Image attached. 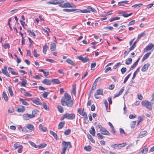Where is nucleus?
<instances>
[{"mask_svg":"<svg viewBox=\"0 0 154 154\" xmlns=\"http://www.w3.org/2000/svg\"><path fill=\"white\" fill-rule=\"evenodd\" d=\"M65 122H60L58 125V129H60L62 128L65 125Z\"/></svg>","mask_w":154,"mask_h":154,"instance_id":"nucleus-20","label":"nucleus"},{"mask_svg":"<svg viewBox=\"0 0 154 154\" xmlns=\"http://www.w3.org/2000/svg\"><path fill=\"white\" fill-rule=\"evenodd\" d=\"M136 47V46L135 45H131V47L129 48V51L127 53V54H128L131 51L133 50Z\"/></svg>","mask_w":154,"mask_h":154,"instance_id":"nucleus-54","label":"nucleus"},{"mask_svg":"<svg viewBox=\"0 0 154 154\" xmlns=\"http://www.w3.org/2000/svg\"><path fill=\"white\" fill-rule=\"evenodd\" d=\"M66 61L69 64H71L73 66L75 65V63L73 62V61H72L71 59H68L66 60Z\"/></svg>","mask_w":154,"mask_h":154,"instance_id":"nucleus-25","label":"nucleus"},{"mask_svg":"<svg viewBox=\"0 0 154 154\" xmlns=\"http://www.w3.org/2000/svg\"><path fill=\"white\" fill-rule=\"evenodd\" d=\"M137 65L135 63H134L131 67L130 69L131 70H132L134 69L136 66Z\"/></svg>","mask_w":154,"mask_h":154,"instance_id":"nucleus-61","label":"nucleus"},{"mask_svg":"<svg viewBox=\"0 0 154 154\" xmlns=\"http://www.w3.org/2000/svg\"><path fill=\"white\" fill-rule=\"evenodd\" d=\"M26 128L29 129L30 132L34 131L35 128L34 126L32 125L31 124H28L26 126L23 127L22 130V131L23 132H26Z\"/></svg>","mask_w":154,"mask_h":154,"instance_id":"nucleus-5","label":"nucleus"},{"mask_svg":"<svg viewBox=\"0 0 154 154\" xmlns=\"http://www.w3.org/2000/svg\"><path fill=\"white\" fill-rule=\"evenodd\" d=\"M124 87H123L121 89L119 92L117 94L115 95L114 96V98H116L121 95L122 94V92L124 91Z\"/></svg>","mask_w":154,"mask_h":154,"instance_id":"nucleus-15","label":"nucleus"},{"mask_svg":"<svg viewBox=\"0 0 154 154\" xmlns=\"http://www.w3.org/2000/svg\"><path fill=\"white\" fill-rule=\"evenodd\" d=\"M3 96L5 100L7 102L8 100V97L6 94L5 91H4L3 94Z\"/></svg>","mask_w":154,"mask_h":154,"instance_id":"nucleus-30","label":"nucleus"},{"mask_svg":"<svg viewBox=\"0 0 154 154\" xmlns=\"http://www.w3.org/2000/svg\"><path fill=\"white\" fill-rule=\"evenodd\" d=\"M132 60L131 58H129L126 60L125 62V64L127 65L131 64L132 62Z\"/></svg>","mask_w":154,"mask_h":154,"instance_id":"nucleus-36","label":"nucleus"},{"mask_svg":"<svg viewBox=\"0 0 154 154\" xmlns=\"http://www.w3.org/2000/svg\"><path fill=\"white\" fill-rule=\"evenodd\" d=\"M111 146V147L113 148L114 149H115L116 148H118L119 149H121V146L119 145V144L118 145L114 144L112 145Z\"/></svg>","mask_w":154,"mask_h":154,"instance_id":"nucleus-34","label":"nucleus"},{"mask_svg":"<svg viewBox=\"0 0 154 154\" xmlns=\"http://www.w3.org/2000/svg\"><path fill=\"white\" fill-rule=\"evenodd\" d=\"M147 149L145 146L144 147L143 149L140 151L138 154H144L146 153L147 151Z\"/></svg>","mask_w":154,"mask_h":154,"instance_id":"nucleus-17","label":"nucleus"},{"mask_svg":"<svg viewBox=\"0 0 154 154\" xmlns=\"http://www.w3.org/2000/svg\"><path fill=\"white\" fill-rule=\"evenodd\" d=\"M150 66V64L149 63L145 64L143 65L141 69L142 71L144 72L147 70L149 67Z\"/></svg>","mask_w":154,"mask_h":154,"instance_id":"nucleus-12","label":"nucleus"},{"mask_svg":"<svg viewBox=\"0 0 154 154\" xmlns=\"http://www.w3.org/2000/svg\"><path fill=\"white\" fill-rule=\"evenodd\" d=\"M63 149L61 152V154H65L66 151L69 146V148H71L72 147L69 142H66L63 141L62 142Z\"/></svg>","mask_w":154,"mask_h":154,"instance_id":"nucleus-2","label":"nucleus"},{"mask_svg":"<svg viewBox=\"0 0 154 154\" xmlns=\"http://www.w3.org/2000/svg\"><path fill=\"white\" fill-rule=\"evenodd\" d=\"M7 67L6 66H5L4 67V69H2V73L7 76L10 77V75L7 70Z\"/></svg>","mask_w":154,"mask_h":154,"instance_id":"nucleus-10","label":"nucleus"},{"mask_svg":"<svg viewBox=\"0 0 154 154\" xmlns=\"http://www.w3.org/2000/svg\"><path fill=\"white\" fill-rule=\"evenodd\" d=\"M126 68L125 67H123L121 69V73L122 74H124L126 71Z\"/></svg>","mask_w":154,"mask_h":154,"instance_id":"nucleus-52","label":"nucleus"},{"mask_svg":"<svg viewBox=\"0 0 154 154\" xmlns=\"http://www.w3.org/2000/svg\"><path fill=\"white\" fill-rule=\"evenodd\" d=\"M39 130H41L42 131L45 132L47 130V129L46 127H43L42 124H40L39 126Z\"/></svg>","mask_w":154,"mask_h":154,"instance_id":"nucleus-18","label":"nucleus"},{"mask_svg":"<svg viewBox=\"0 0 154 154\" xmlns=\"http://www.w3.org/2000/svg\"><path fill=\"white\" fill-rule=\"evenodd\" d=\"M39 111L35 109L32 111V115L33 116H34V117L36 116L37 114H38L39 113Z\"/></svg>","mask_w":154,"mask_h":154,"instance_id":"nucleus-29","label":"nucleus"},{"mask_svg":"<svg viewBox=\"0 0 154 154\" xmlns=\"http://www.w3.org/2000/svg\"><path fill=\"white\" fill-rule=\"evenodd\" d=\"M88 11H89V12H90L91 11H92L94 12H96V11L95 9H94L90 6L88 7Z\"/></svg>","mask_w":154,"mask_h":154,"instance_id":"nucleus-42","label":"nucleus"},{"mask_svg":"<svg viewBox=\"0 0 154 154\" xmlns=\"http://www.w3.org/2000/svg\"><path fill=\"white\" fill-rule=\"evenodd\" d=\"M27 84V81L25 79H22V83L21 85V86H25Z\"/></svg>","mask_w":154,"mask_h":154,"instance_id":"nucleus-26","label":"nucleus"},{"mask_svg":"<svg viewBox=\"0 0 154 154\" xmlns=\"http://www.w3.org/2000/svg\"><path fill=\"white\" fill-rule=\"evenodd\" d=\"M25 110V108L24 106H20L18 109L17 111L19 112H23Z\"/></svg>","mask_w":154,"mask_h":154,"instance_id":"nucleus-19","label":"nucleus"},{"mask_svg":"<svg viewBox=\"0 0 154 154\" xmlns=\"http://www.w3.org/2000/svg\"><path fill=\"white\" fill-rule=\"evenodd\" d=\"M132 13H131L129 14H128L126 12L122 11L120 12L119 14H122V16L125 17H127L131 15Z\"/></svg>","mask_w":154,"mask_h":154,"instance_id":"nucleus-13","label":"nucleus"},{"mask_svg":"<svg viewBox=\"0 0 154 154\" xmlns=\"http://www.w3.org/2000/svg\"><path fill=\"white\" fill-rule=\"evenodd\" d=\"M131 75V73H130L125 78L123 82L124 83H125L127 81L129 78L130 76Z\"/></svg>","mask_w":154,"mask_h":154,"instance_id":"nucleus-49","label":"nucleus"},{"mask_svg":"<svg viewBox=\"0 0 154 154\" xmlns=\"http://www.w3.org/2000/svg\"><path fill=\"white\" fill-rule=\"evenodd\" d=\"M141 103L143 106H145L150 110H151L152 108L151 104L150 102L147 100H145L143 101Z\"/></svg>","mask_w":154,"mask_h":154,"instance_id":"nucleus-4","label":"nucleus"},{"mask_svg":"<svg viewBox=\"0 0 154 154\" xmlns=\"http://www.w3.org/2000/svg\"><path fill=\"white\" fill-rule=\"evenodd\" d=\"M151 101L152 104H154V93L152 94V99Z\"/></svg>","mask_w":154,"mask_h":154,"instance_id":"nucleus-63","label":"nucleus"},{"mask_svg":"<svg viewBox=\"0 0 154 154\" xmlns=\"http://www.w3.org/2000/svg\"><path fill=\"white\" fill-rule=\"evenodd\" d=\"M76 85H73V88L72 89V93L75 96L76 94Z\"/></svg>","mask_w":154,"mask_h":154,"instance_id":"nucleus-43","label":"nucleus"},{"mask_svg":"<svg viewBox=\"0 0 154 154\" xmlns=\"http://www.w3.org/2000/svg\"><path fill=\"white\" fill-rule=\"evenodd\" d=\"M51 82L53 84H59L60 83V81L57 79H54L51 80Z\"/></svg>","mask_w":154,"mask_h":154,"instance_id":"nucleus-31","label":"nucleus"},{"mask_svg":"<svg viewBox=\"0 0 154 154\" xmlns=\"http://www.w3.org/2000/svg\"><path fill=\"white\" fill-rule=\"evenodd\" d=\"M2 46L5 49H7V48H8L10 47V45L9 44L7 43L3 45Z\"/></svg>","mask_w":154,"mask_h":154,"instance_id":"nucleus-58","label":"nucleus"},{"mask_svg":"<svg viewBox=\"0 0 154 154\" xmlns=\"http://www.w3.org/2000/svg\"><path fill=\"white\" fill-rule=\"evenodd\" d=\"M77 58L84 63H86L87 62H88L90 61V59L86 57H83L81 56L77 57Z\"/></svg>","mask_w":154,"mask_h":154,"instance_id":"nucleus-7","label":"nucleus"},{"mask_svg":"<svg viewBox=\"0 0 154 154\" xmlns=\"http://www.w3.org/2000/svg\"><path fill=\"white\" fill-rule=\"evenodd\" d=\"M128 1H124L122 2H118V4L120 5H124V4H128Z\"/></svg>","mask_w":154,"mask_h":154,"instance_id":"nucleus-32","label":"nucleus"},{"mask_svg":"<svg viewBox=\"0 0 154 154\" xmlns=\"http://www.w3.org/2000/svg\"><path fill=\"white\" fill-rule=\"evenodd\" d=\"M76 10L75 9H63V11L65 12H73L74 11H76Z\"/></svg>","mask_w":154,"mask_h":154,"instance_id":"nucleus-38","label":"nucleus"},{"mask_svg":"<svg viewBox=\"0 0 154 154\" xmlns=\"http://www.w3.org/2000/svg\"><path fill=\"white\" fill-rule=\"evenodd\" d=\"M49 92H45L43 94V97L45 98H47L48 95L50 94Z\"/></svg>","mask_w":154,"mask_h":154,"instance_id":"nucleus-44","label":"nucleus"},{"mask_svg":"<svg viewBox=\"0 0 154 154\" xmlns=\"http://www.w3.org/2000/svg\"><path fill=\"white\" fill-rule=\"evenodd\" d=\"M104 105H105V106L106 108V111H107L108 110V102L106 100H104Z\"/></svg>","mask_w":154,"mask_h":154,"instance_id":"nucleus-55","label":"nucleus"},{"mask_svg":"<svg viewBox=\"0 0 154 154\" xmlns=\"http://www.w3.org/2000/svg\"><path fill=\"white\" fill-rule=\"evenodd\" d=\"M29 143L33 147L35 148H38V146H37V145L31 141L29 142Z\"/></svg>","mask_w":154,"mask_h":154,"instance_id":"nucleus-60","label":"nucleus"},{"mask_svg":"<svg viewBox=\"0 0 154 154\" xmlns=\"http://www.w3.org/2000/svg\"><path fill=\"white\" fill-rule=\"evenodd\" d=\"M120 19V17H116L113 18L112 19H111L110 20V22H112L116 20H119Z\"/></svg>","mask_w":154,"mask_h":154,"instance_id":"nucleus-51","label":"nucleus"},{"mask_svg":"<svg viewBox=\"0 0 154 154\" xmlns=\"http://www.w3.org/2000/svg\"><path fill=\"white\" fill-rule=\"evenodd\" d=\"M75 7L69 2L65 3L63 4V8Z\"/></svg>","mask_w":154,"mask_h":154,"instance_id":"nucleus-11","label":"nucleus"},{"mask_svg":"<svg viewBox=\"0 0 154 154\" xmlns=\"http://www.w3.org/2000/svg\"><path fill=\"white\" fill-rule=\"evenodd\" d=\"M146 35V33L145 32H143L141 33V34H139L137 39H140L141 38L144 36Z\"/></svg>","mask_w":154,"mask_h":154,"instance_id":"nucleus-40","label":"nucleus"},{"mask_svg":"<svg viewBox=\"0 0 154 154\" xmlns=\"http://www.w3.org/2000/svg\"><path fill=\"white\" fill-rule=\"evenodd\" d=\"M91 147L90 146H85L84 147V149L88 152L91 151Z\"/></svg>","mask_w":154,"mask_h":154,"instance_id":"nucleus-28","label":"nucleus"},{"mask_svg":"<svg viewBox=\"0 0 154 154\" xmlns=\"http://www.w3.org/2000/svg\"><path fill=\"white\" fill-rule=\"evenodd\" d=\"M20 101L22 102V104L25 105L27 106L28 105V103L25 100L20 98Z\"/></svg>","mask_w":154,"mask_h":154,"instance_id":"nucleus-35","label":"nucleus"},{"mask_svg":"<svg viewBox=\"0 0 154 154\" xmlns=\"http://www.w3.org/2000/svg\"><path fill=\"white\" fill-rule=\"evenodd\" d=\"M21 145H19L17 143L14 144V147L15 149H17L18 148H20V146Z\"/></svg>","mask_w":154,"mask_h":154,"instance_id":"nucleus-64","label":"nucleus"},{"mask_svg":"<svg viewBox=\"0 0 154 154\" xmlns=\"http://www.w3.org/2000/svg\"><path fill=\"white\" fill-rule=\"evenodd\" d=\"M75 115L74 113H66L64 114V117L69 120L74 119L75 118Z\"/></svg>","mask_w":154,"mask_h":154,"instance_id":"nucleus-6","label":"nucleus"},{"mask_svg":"<svg viewBox=\"0 0 154 154\" xmlns=\"http://www.w3.org/2000/svg\"><path fill=\"white\" fill-rule=\"evenodd\" d=\"M71 97L70 95L68 93H65L64 97L61 99V103L63 106H66L69 107H71L73 105V102L71 100Z\"/></svg>","mask_w":154,"mask_h":154,"instance_id":"nucleus-1","label":"nucleus"},{"mask_svg":"<svg viewBox=\"0 0 154 154\" xmlns=\"http://www.w3.org/2000/svg\"><path fill=\"white\" fill-rule=\"evenodd\" d=\"M154 47V45L151 44L150 45H148L146 48L144 49V52H146L148 51L151 50L152 48Z\"/></svg>","mask_w":154,"mask_h":154,"instance_id":"nucleus-9","label":"nucleus"},{"mask_svg":"<svg viewBox=\"0 0 154 154\" xmlns=\"http://www.w3.org/2000/svg\"><path fill=\"white\" fill-rule=\"evenodd\" d=\"M96 93L99 95H103V90L102 89H99L97 90Z\"/></svg>","mask_w":154,"mask_h":154,"instance_id":"nucleus-33","label":"nucleus"},{"mask_svg":"<svg viewBox=\"0 0 154 154\" xmlns=\"http://www.w3.org/2000/svg\"><path fill=\"white\" fill-rule=\"evenodd\" d=\"M47 146V144L46 143H43L40 144L38 146V148L39 149H41L45 148Z\"/></svg>","mask_w":154,"mask_h":154,"instance_id":"nucleus-37","label":"nucleus"},{"mask_svg":"<svg viewBox=\"0 0 154 154\" xmlns=\"http://www.w3.org/2000/svg\"><path fill=\"white\" fill-rule=\"evenodd\" d=\"M11 86L9 87L8 88V90L9 91L11 97H12L14 95V93L12 91V89L11 88Z\"/></svg>","mask_w":154,"mask_h":154,"instance_id":"nucleus-41","label":"nucleus"},{"mask_svg":"<svg viewBox=\"0 0 154 154\" xmlns=\"http://www.w3.org/2000/svg\"><path fill=\"white\" fill-rule=\"evenodd\" d=\"M71 131L69 129H68L65 130L64 131V134L66 135H68L70 133Z\"/></svg>","mask_w":154,"mask_h":154,"instance_id":"nucleus-47","label":"nucleus"},{"mask_svg":"<svg viewBox=\"0 0 154 154\" xmlns=\"http://www.w3.org/2000/svg\"><path fill=\"white\" fill-rule=\"evenodd\" d=\"M48 4H51L54 5L58 4V1L57 0H53L51 1L48 2H47Z\"/></svg>","mask_w":154,"mask_h":154,"instance_id":"nucleus-21","label":"nucleus"},{"mask_svg":"<svg viewBox=\"0 0 154 154\" xmlns=\"http://www.w3.org/2000/svg\"><path fill=\"white\" fill-rule=\"evenodd\" d=\"M51 81H50L48 79H45L42 82L44 84L46 85H50L51 83Z\"/></svg>","mask_w":154,"mask_h":154,"instance_id":"nucleus-14","label":"nucleus"},{"mask_svg":"<svg viewBox=\"0 0 154 154\" xmlns=\"http://www.w3.org/2000/svg\"><path fill=\"white\" fill-rule=\"evenodd\" d=\"M96 129H100V131L102 134L105 135H109L110 133L106 129L101 125H97L96 126Z\"/></svg>","mask_w":154,"mask_h":154,"instance_id":"nucleus-3","label":"nucleus"},{"mask_svg":"<svg viewBox=\"0 0 154 154\" xmlns=\"http://www.w3.org/2000/svg\"><path fill=\"white\" fill-rule=\"evenodd\" d=\"M33 55L35 57H38L39 55V54H38L37 53V51L36 50H34L33 51Z\"/></svg>","mask_w":154,"mask_h":154,"instance_id":"nucleus-56","label":"nucleus"},{"mask_svg":"<svg viewBox=\"0 0 154 154\" xmlns=\"http://www.w3.org/2000/svg\"><path fill=\"white\" fill-rule=\"evenodd\" d=\"M136 123V121H133L131 123V127L132 128H133L135 127V126Z\"/></svg>","mask_w":154,"mask_h":154,"instance_id":"nucleus-53","label":"nucleus"},{"mask_svg":"<svg viewBox=\"0 0 154 154\" xmlns=\"http://www.w3.org/2000/svg\"><path fill=\"white\" fill-rule=\"evenodd\" d=\"M57 108L60 112L62 113L63 112V108L61 106L58 105L57 106Z\"/></svg>","mask_w":154,"mask_h":154,"instance_id":"nucleus-27","label":"nucleus"},{"mask_svg":"<svg viewBox=\"0 0 154 154\" xmlns=\"http://www.w3.org/2000/svg\"><path fill=\"white\" fill-rule=\"evenodd\" d=\"M97 136L100 139H103V136L100 133H97Z\"/></svg>","mask_w":154,"mask_h":154,"instance_id":"nucleus-57","label":"nucleus"},{"mask_svg":"<svg viewBox=\"0 0 154 154\" xmlns=\"http://www.w3.org/2000/svg\"><path fill=\"white\" fill-rule=\"evenodd\" d=\"M50 133L54 137V138L56 139H57V135L55 133L52 131H50Z\"/></svg>","mask_w":154,"mask_h":154,"instance_id":"nucleus-46","label":"nucleus"},{"mask_svg":"<svg viewBox=\"0 0 154 154\" xmlns=\"http://www.w3.org/2000/svg\"><path fill=\"white\" fill-rule=\"evenodd\" d=\"M43 107L46 110H49V108L48 107V106L45 103H44L43 104Z\"/></svg>","mask_w":154,"mask_h":154,"instance_id":"nucleus-59","label":"nucleus"},{"mask_svg":"<svg viewBox=\"0 0 154 154\" xmlns=\"http://www.w3.org/2000/svg\"><path fill=\"white\" fill-rule=\"evenodd\" d=\"M32 102L33 103L37 105H42V103L41 102L36 100H33Z\"/></svg>","mask_w":154,"mask_h":154,"instance_id":"nucleus-39","label":"nucleus"},{"mask_svg":"<svg viewBox=\"0 0 154 154\" xmlns=\"http://www.w3.org/2000/svg\"><path fill=\"white\" fill-rule=\"evenodd\" d=\"M146 131H144L141 132L139 134L138 137L141 138L146 134Z\"/></svg>","mask_w":154,"mask_h":154,"instance_id":"nucleus-24","label":"nucleus"},{"mask_svg":"<svg viewBox=\"0 0 154 154\" xmlns=\"http://www.w3.org/2000/svg\"><path fill=\"white\" fill-rule=\"evenodd\" d=\"M143 5V4H141V3H140V4H135V5H132V6H131V7L132 8H133V7H134V8H137V7H140L141 6H142Z\"/></svg>","mask_w":154,"mask_h":154,"instance_id":"nucleus-50","label":"nucleus"},{"mask_svg":"<svg viewBox=\"0 0 154 154\" xmlns=\"http://www.w3.org/2000/svg\"><path fill=\"white\" fill-rule=\"evenodd\" d=\"M84 110V109L82 108H79L78 109L77 112L80 115H81L83 113Z\"/></svg>","mask_w":154,"mask_h":154,"instance_id":"nucleus-45","label":"nucleus"},{"mask_svg":"<svg viewBox=\"0 0 154 154\" xmlns=\"http://www.w3.org/2000/svg\"><path fill=\"white\" fill-rule=\"evenodd\" d=\"M48 47L46 45H45L43 47V52L45 54L46 53V52L47 50Z\"/></svg>","mask_w":154,"mask_h":154,"instance_id":"nucleus-48","label":"nucleus"},{"mask_svg":"<svg viewBox=\"0 0 154 154\" xmlns=\"http://www.w3.org/2000/svg\"><path fill=\"white\" fill-rule=\"evenodd\" d=\"M91 130L89 131L90 133L93 136H95V131L94 128L93 126H92L91 127Z\"/></svg>","mask_w":154,"mask_h":154,"instance_id":"nucleus-16","label":"nucleus"},{"mask_svg":"<svg viewBox=\"0 0 154 154\" xmlns=\"http://www.w3.org/2000/svg\"><path fill=\"white\" fill-rule=\"evenodd\" d=\"M34 117V116H32V114H26L23 115V119L25 120H28Z\"/></svg>","mask_w":154,"mask_h":154,"instance_id":"nucleus-8","label":"nucleus"},{"mask_svg":"<svg viewBox=\"0 0 154 154\" xmlns=\"http://www.w3.org/2000/svg\"><path fill=\"white\" fill-rule=\"evenodd\" d=\"M151 54V52H148L146 53L143 56V57L142 58V61H144L145 60H146L147 58Z\"/></svg>","mask_w":154,"mask_h":154,"instance_id":"nucleus-23","label":"nucleus"},{"mask_svg":"<svg viewBox=\"0 0 154 154\" xmlns=\"http://www.w3.org/2000/svg\"><path fill=\"white\" fill-rule=\"evenodd\" d=\"M97 83H95V82H94L93 83L92 87V90H94L95 89L96 87Z\"/></svg>","mask_w":154,"mask_h":154,"instance_id":"nucleus-62","label":"nucleus"},{"mask_svg":"<svg viewBox=\"0 0 154 154\" xmlns=\"http://www.w3.org/2000/svg\"><path fill=\"white\" fill-rule=\"evenodd\" d=\"M56 48V45L55 43H52L50 45V50L52 51L54 50Z\"/></svg>","mask_w":154,"mask_h":154,"instance_id":"nucleus-22","label":"nucleus"}]
</instances>
